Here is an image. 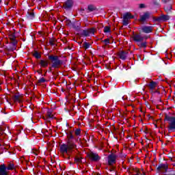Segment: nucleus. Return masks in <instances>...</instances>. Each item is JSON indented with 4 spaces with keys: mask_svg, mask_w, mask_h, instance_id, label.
Returning <instances> with one entry per match:
<instances>
[{
    "mask_svg": "<svg viewBox=\"0 0 175 175\" xmlns=\"http://www.w3.org/2000/svg\"><path fill=\"white\" fill-rule=\"evenodd\" d=\"M68 140L67 144H63L60 146V152L63 155H69L73 151L74 148H76V144L72 141L73 139V135L70 134L68 135Z\"/></svg>",
    "mask_w": 175,
    "mask_h": 175,
    "instance_id": "nucleus-1",
    "label": "nucleus"
},
{
    "mask_svg": "<svg viewBox=\"0 0 175 175\" xmlns=\"http://www.w3.org/2000/svg\"><path fill=\"white\" fill-rule=\"evenodd\" d=\"M49 58L52 62V68H59L62 65V61L59 60L58 56L50 55Z\"/></svg>",
    "mask_w": 175,
    "mask_h": 175,
    "instance_id": "nucleus-2",
    "label": "nucleus"
},
{
    "mask_svg": "<svg viewBox=\"0 0 175 175\" xmlns=\"http://www.w3.org/2000/svg\"><path fill=\"white\" fill-rule=\"evenodd\" d=\"M165 120L169 122V125H170L168 127L169 132H173V131H175V118L166 116Z\"/></svg>",
    "mask_w": 175,
    "mask_h": 175,
    "instance_id": "nucleus-3",
    "label": "nucleus"
},
{
    "mask_svg": "<svg viewBox=\"0 0 175 175\" xmlns=\"http://www.w3.org/2000/svg\"><path fill=\"white\" fill-rule=\"evenodd\" d=\"M133 39L135 42H136L137 44H139V43L143 42V40L147 39V36H142V34H135L133 36Z\"/></svg>",
    "mask_w": 175,
    "mask_h": 175,
    "instance_id": "nucleus-4",
    "label": "nucleus"
},
{
    "mask_svg": "<svg viewBox=\"0 0 175 175\" xmlns=\"http://www.w3.org/2000/svg\"><path fill=\"white\" fill-rule=\"evenodd\" d=\"M149 17H150V13L148 12H144V14H141L139 16L140 23H142V24L144 23H146L147 20H148Z\"/></svg>",
    "mask_w": 175,
    "mask_h": 175,
    "instance_id": "nucleus-5",
    "label": "nucleus"
},
{
    "mask_svg": "<svg viewBox=\"0 0 175 175\" xmlns=\"http://www.w3.org/2000/svg\"><path fill=\"white\" fill-rule=\"evenodd\" d=\"M117 159V156L114 154H111L108 156V163L109 165H114Z\"/></svg>",
    "mask_w": 175,
    "mask_h": 175,
    "instance_id": "nucleus-6",
    "label": "nucleus"
},
{
    "mask_svg": "<svg viewBox=\"0 0 175 175\" xmlns=\"http://www.w3.org/2000/svg\"><path fill=\"white\" fill-rule=\"evenodd\" d=\"M95 33V29H90L88 30H83L82 32L83 36H92Z\"/></svg>",
    "mask_w": 175,
    "mask_h": 175,
    "instance_id": "nucleus-7",
    "label": "nucleus"
},
{
    "mask_svg": "<svg viewBox=\"0 0 175 175\" xmlns=\"http://www.w3.org/2000/svg\"><path fill=\"white\" fill-rule=\"evenodd\" d=\"M141 32H144V33H150L152 32V27L150 26H142L141 27Z\"/></svg>",
    "mask_w": 175,
    "mask_h": 175,
    "instance_id": "nucleus-8",
    "label": "nucleus"
},
{
    "mask_svg": "<svg viewBox=\"0 0 175 175\" xmlns=\"http://www.w3.org/2000/svg\"><path fill=\"white\" fill-rule=\"evenodd\" d=\"M88 155L92 161H99V159H100V157H99V155H98V154H96V153H94V152H91L90 153H89Z\"/></svg>",
    "mask_w": 175,
    "mask_h": 175,
    "instance_id": "nucleus-9",
    "label": "nucleus"
},
{
    "mask_svg": "<svg viewBox=\"0 0 175 175\" xmlns=\"http://www.w3.org/2000/svg\"><path fill=\"white\" fill-rule=\"evenodd\" d=\"M72 6H73V1H72V0H68L64 4V8L66 9V10L70 9Z\"/></svg>",
    "mask_w": 175,
    "mask_h": 175,
    "instance_id": "nucleus-10",
    "label": "nucleus"
},
{
    "mask_svg": "<svg viewBox=\"0 0 175 175\" xmlns=\"http://www.w3.org/2000/svg\"><path fill=\"white\" fill-rule=\"evenodd\" d=\"M168 166L167 164H161L158 167V170H161L163 173H166L167 172Z\"/></svg>",
    "mask_w": 175,
    "mask_h": 175,
    "instance_id": "nucleus-11",
    "label": "nucleus"
},
{
    "mask_svg": "<svg viewBox=\"0 0 175 175\" xmlns=\"http://www.w3.org/2000/svg\"><path fill=\"white\" fill-rule=\"evenodd\" d=\"M0 175H8L6 167L4 165H0Z\"/></svg>",
    "mask_w": 175,
    "mask_h": 175,
    "instance_id": "nucleus-12",
    "label": "nucleus"
},
{
    "mask_svg": "<svg viewBox=\"0 0 175 175\" xmlns=\"http://www.w3.org/2000/svg\"><path fill=\"white\" fill-rule=\"evenodd\" d=\"M119 57L120 59H126V57H128V53L124 51H121L119 53Z\"/></svg>",
    "mask_w": 175,
    "mask_h": 175,
    "instance_id": "nucleus-13",
    "label": "nucleus"
},
{
    "mask_svg": "<svg viewBox=\"0 0 175 175\" xmlns=\"http://www.w3.org/2000/svg\"><path fill=\"white\" fill-rule=\"evenodd\" d=\"M9 38L14 44H17V41L16 40V36L14 35V33L10 34Z\"/></svg>",
    "mask_w": 175,
    "mask_h": 175,
    "instance_id": "nucleus-14",
    "label": "nucleus"
},
{
    "mask_svg": "<svg viewBox=\"0 0 175 175\" xmlns=\"http://www.w3.org/2000/svg\"><path fill=\"white\" fill-rule=\"evenodd\" d=\"M14 102H18V103H21V96L20 95H15L13 98Z\"/></svg>",
    "mask_w": 175,
    "mask_h": 175,
    "instance_id": "nucleus-15",
    "label": "nucleus"
},
{
    "mask_svg": "<svg viewBox=\"0 0 175 175\" xmlns=\"http://www.w3.org/2000/svg\"><path fill=\"white\" fill-rule=\"evenodd\" d=\"M46 116H47L48 121H49L50 120H51L53 118H55L54 115H53V113L50 111H48Z\"/></svg>",
    "mask_w": 175,
    "mask_h": 175,
    "instance_id": "nucleus-16",
    "label": "nucleus"
},
{
    "mask_svg": "<svg viewBox=\"0 0 175 175\" xmlns=\"http://www.w3.org/2000/svg\"><path fill=\"white\" fill-rule=\"evenodd\" d=\"M40 65L42 66L43 68H46L49 65V62L47 61L41 60L40 62Z\"/></svg>",
    "mask_w": 175,
    "mask_h": 175,
    "instance_id": "nucleus-17",
    "label": "nucleus"
},
{
    "mask_svg": "<svg viewBox=\"0 0 175 175\" xmlns=\"http://www.w3.org/2000/svg\"><path fill=\"white\" fill-rule=\"evenodd\" d=\"M28 13V18H29L30 20H32V18H33L35 17V14H33V12L32 11H29L27 12Z\"/></svg>",
    "mask_w": 175,
    "mask_h": 175,
    "instance_id": "nucleus-18",
    "label": "nucleus"
},
{
    "mask_svg": "<svg viewBox=\"0 0 175 175\" xmlns=\"http://www.w3.org/2000/svg\"><path fill=\"white\" fill-rule=\"evenodd\" d=\"M155 87H157V83L154 81L150 82V83L149 84V88H150V90H154Z\"/></svg>",
    "mask_w": 175,
    "mask_h": 175,
    "instance_id": "nucleus-19",
    "label": "nucleus"
},
{
    "mask_svg": "<svg viewBox=\"0 0 175 175\" xmlns=\"http://www.w3.org/2000/svg\"><path fill=\"white\" fill-rule=\"evenodd\" d=\"M123 17L124 18H127L128 20H130V18H133V16H132L130 13L125 14Z\"/></svg>",
    "mask_w": 175,
    "mask_h": 175,
    "instance_id": "nucleus-20",
    "label": "nucleus"
},
{
    "mask_svg": "<svg viewBox=\"0 0 175 175\" xmlns=\"http://www.w3.org/2000/svg\"><path fill=\"white\" fill-rule=\"evenodd\" d=\"M104 32L105 33H110L111 32V30H110V27L107 26L104 28Z\"/></svg>",
    "mask_w": 175,
    "mask_h": 175,
    "instance_id": "nucleus-21",
    "label": "nucleus"
},
{
    "mask_svg": "<svg viewBox=\"0 0 175 175\" xmlns=\"http://www.w3.org/2000/svg\"><path fill=\"white\" fill-rule=\"evenodd\" d=\"M84 49H85V50H87L88 49H90V47L91 46V44L89 42H84L83 44Z\"/></svg>",
    "mask_w": 175,
    "mask_h": 175,
    "instance_id": "nucleus-22",
    "label": "nucleus"
},
{
    "mask_svg": "<svg viewBox=\"0 0 175 175\" xmlns=\"http://www.w3.org/2000/svg\"><path fill=\"white\" fill-rule=\"evenodd\" d=\"M102 42H103V43H104V44L105 46H109V44L110 43V39L107 38V39L103 40Z\"/></svg>",
    "mask_w": 175,
    "mask_h": 175,
    "instance_id": "nucleus-23",
    "label": "nucleus"
},
{
    "mask_svg": "<svg viewBox=\"0 0 175 175\" xmlns=\"http://www.w3.org/2000/svg\"><path fill=\"white\" fill-rule=\"evenodd\" d=\"M170 17L167 15H163L161 16V20H163V21H167Z\"/></svg>",
    "mask_w": 175,
    "mask_h": 175,
    "instance_id": "nucleus-24",
    "label": "nucleus"
},
{
    "mask_svg": "<svg viewBox=\"0 0 175 175\" xmlns=\"http://www.w3.org/2000/svg\"><path fill=\"white\" fill-rule=\"evenodd\" d=\"M137 45L139 47H147V43L146 42H139L137 44Z\"/></svg>",
    "mask_w": 175,
    "mask_h": 175,
    "instance_id": "nucleus-25",
    "label": "nucleus"
},
{
    "mask_svg": "<svg viewBox=\"0 0 175 175\" xmlns=\"http://www.w3.org/2000/svg\"><path fill=\"white\" fill-rule=\"evenodd\" d=\"M75 162L77 163H81V162H83L81 157H77L75 158Z\"/></svg>",
    "mask_w": 175,
    "mask_h": 175,
    "instance_id": "nucleus-26",
    "label": "nucleus"
},
{
    "mask_svg": "<svg viewBox=\"0 0 175 175\" xmlns=\"http://www.w3.org/2000/svg\"><path fill=\"white\" fill-rule=\"evenodd\" d=\"M129 23V19H127L126 18L123 17V24L124 25H128Z\"/></svg>",
    "mask_w": 175,
    "mask_h": 175,
    "instance_id": "nucleus-27",
    "label": "nucleus"
},
{
    "mask_svg": "<svg viewBox=\"0 0 175 175\" xmlns=\"http://www.w3.org/2000/svg\"><path fill=\"white\" fill-rule=\"evenodd\" d=\"M33 57L39 59V58H40V55L37 51H35L33 53Z\"/></svg>",
    "mask_w": 175,
    "mask_h": 175,
    "instance_id": "nucleus-28",
    "label": "nucleus"
},
{
    "mask_svg": "<svg viewBox=\"0 0 175 175\" xmlns=\"http://www.w3.org/2000/svg\"><path fill=\"white\" fill-rule=\"evenodd\" d=\"M80 133H81V130L80 129H78L75 131L76 136H80Z\"/></svg>",
    "mask_w": 175,
    "mask_h": 175,
    "instance_id": "nucleus-29",
    "label": "nucleus"
},
{
    "mask_svg": "<svg viewBox=\"0 0 175 175\" xmlns=\"http://www.w3.org/2000/svg\"><path fill=\"white\" fill-rule=\"evenodd\" d=\"M138 6H139V9H144V8H146V4H144V3L139 4Z\"/></svg>",
    "mask_w": 175,
    "mask_h": 175,
    "instance_id": "nucleus-30",
    "label": "nucleus"
},
{
    "mask_svg": "<svg viewBox=\"0 0 175 175\" xmlns=\"http://www.w3.org/2000/svg\"><path fill=\"white\" fill-rule=\"evenodd\" d=\"M165 12H170V10H172V5H169L168 7H165Z\"/></svg>",
    "mask_w": 175,
    "mask_h": 175,
    "instance_id": "nucleus-31",
    "label": "nucleus"
},
{
    "mask_svg": "<svg viewBox=\"0 0 175 175\" xmlns=\"http://www.w3.org/2000/svg\"><path fill=\"white\" fill-rule=\"evenodd\" d=\"M88 10H90L91 12H92V10H94V7L92 5H89Z\"/></svg>",
    "mask_w": 175,
    "mask_h": 175,
    "instance_id": "nucleus-32",
    "label": "nucleus"
},
{
    "mask_svg": "<svg viewBox=\"0 0 175 175\" xmlns=\"http://www.w3.org/2000/svg\"><path fill=\"white\" fill-rule=\"evenodd\" d=\"M44 81H46V80H44V78H41L39 79L40 83H44Z\"/></svg>",
    "mask_w": 175,
    "mask_h": 175,
    "instance_id": "nucleus-33",
    "label": "nucleus"
},
{
    "mask_svg": "<svg viewBox=\"0 0 175 175\" xmlns=\"http://www.w3.org/2000/svg\"><path fill=\"white\" fill-rule=\"evenodd\" d=\"M7 169L8 170H12V169H13V165H10Z\"/></svg>",
    "mask_w": 175,
    "mask_h": 175,
    "instance_id": "nucleus-34",
    "label": "nucleus"
},
{
    "mask_svg": "<svg viewBox=\"0 0 175 175\" xmlns=\"http://www.w3.org/2000/svg\"><path fill=\"white\" fill-rule=\"evenodd\" d=\"M77 29H80V23L77 22Z\"/></svg>",
    "mask_w": 175,
    "mask_h": 175,
    "instance_id": "nucleus-35",
    "label": "nucleus"
},
{
    "mask_svg": "<svg viewBox=\"0 0 175 175\" xmlns=\"http://www.w3.org/2000/svg\"><path fill=\"white\" fill-rule=\"evenodd\" d=\"M138 173H139V174H141V175H146V173H144V172L141 173L140 172H138Z\"/></svg>",
    "mask_w": 175,
    "mask_h": 175,
    "instance_id": "nucleus-36",
    "label": "nucleus"
},
{
    "mask_svg": "<svg viewBox=\"0 0 175 175\" xmlns=\"http://www.w3.org/2000/svg\"><path fill=\"white\" fill-rule=\"evenodd\" d=\"M169 0H163V2H164V3H166Z\"/></svg>",
    "mask_w": 175,
    "mask_h": 175,
    "instance_id": "nucleus-37",
    "label": "nucleus"
},
{
    "mask_svg": "<svg viewBox=\"0 0 175 175\" xmlns=\"http://www.w3.org/2000/svg\"><path fill=\"white\" fill-rule=\"evenodd\" d=\"M133 175H140V174L137 172V174H135Z\"/></svg>",
    "mask_w": 175,
    "mask_h": 175,
    "instance_id": "nucleus-38",
    "label": "nucleus"
},
{
    "mask_svg": "<svg viewBox=\"0 0 175 175\" xmlns=\"http://www.w3.org/2000/svg\"><path fill=\"white\" fill-rule=\"evenodd\" d=\"M2 2V0H0V3Z\"/></svg>",
    "mask_w": 175,
    "mask_h": 175,
    "instance_id": "nucleus-39",
    "label": "nucleus"
},
{
    "mask_svg": "<svg viewBox=\"0 0 175 175\" xmlns=\"http://www.w3.org/2000/svg\"><path fill=\"white\" fill-rule=\"evenodd\" d=\"M2 146V144H0V147Z\"/></svg>",
    "mask_w": 175,
    "mask_h": 175,
    "instance_id": "nucleus-40",
    "label": "nucleus"
},
{
    "mask_svg": "<svg viewBox=\"0 0 175 175\" xmlns=\"http://www.w3.org/2000/svg\"><path fill=\"white\" fill-rule=\"evenodd\" d=\"M2 146V144H0V147Z\"/></svg>",
    "mask_w": 175,
    "mask_h": 175,
    "instance_id": "nucleus-41",
    "label": "nucleus"
},
{
    "mask_svg": "<svg viewBox=\"0 0 175 175\" xmlns=\"http://www.w3.org/2000/svg\"><path fill=\"white\" fill-rule=\"evenodd\" d=\"M2 146V144H0V147Z\"/></svg>",
    "mask_w": 175,
    "mask_h": 175,
    "instance_id": "nucleus-42",
    "label": "nucleus"
},
{
    "mask_svg": "<svg viewBox=\"0 0 175 175\" xmlns=\"http://www.w3.org/2000/svg\"><path fill=\"white\" fill-rule=\"evenodd\" d=\"M170 175H174V174H170Z\"/></svg>",
    "mask_w": 175,
    "mask_h": 175,
    "instance_id": "nucleus-43",
    "label": "nucleus"
},
{
    "mask_svg": "<svg viewBox=\"0 0 175 175\" xmlns=\"http://www.w3.org/2000/svg\"><path fill=\"white\" fill-rule=\"evenodd\" d=\"M40 1H42V0H40Z\"/></svg>",
    "mask_w": 175,
    "mask_h": 175,
    "instance_id": "nucleus-44",
    "label": "nucleus"
}]
</instances>
